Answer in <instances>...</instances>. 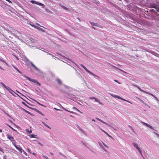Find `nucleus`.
Returning <instances> with one entry per match:
<instances>
[{
    "instance_id": "nucleus-1",
    "label": "nucleus",
    "mask_w": 159,
    "mask_h": 159,
    "mask_svg": "<svg viewBox=\"0 0 159 159\" xmlns=\"http://www.w3.org/2000/svg\"><path fill=\"white\" fill-rule=\"evenodd\" d=\"M24 77L27 79L29 81L35 83H37L39 86H41V84L37 80L34 79H31L29 77L25 75H24Z\"/></svg>"
},
{
    "instance_id": "nucleus-2",
    "label": "nucleus",
    "mask_w": 159,
    "mask_h": 159,
    "mask_svg": "<svg viewBox=\"0 0 159 159\" xmlns=\"http://www.w3.org/2000/svg\"><path fill=\"white\" fill-rule=\"evenodd\" d=\"M7 137L8 139L10 141H11L13 144L15 143L16 141L14 139L13 137L11 135H9L8 134L7 135Z\"/></svg>"
},
{
    "instance_id": "nucleus-3",
    "label": "nucleus",
    "mask_w": 159,
    "mask_h": 159,
    "mask_svg": "<svg viewBox=\"0 0 159 159\" xmlns=\"http://www.w3.org/2000/svg\"><path fill=\"white\" fill-rule=\"evenodd\" d=\"M81 66L86 71L89 73L90 75L96 77H98L97 75H95L93 73L89 71L85 66H84L83 65L81 64Z\"/></svg>"
},
{
    "instance_id": "nucleus-4",
    "label": "nucleus",
    "mask_w": 159,
    "mask_h": 159,
    "mask_svg": "<svg viewBox=\"0 0 159 159\" xmlns=\"http://www.w3.org/2000/svg\"><path fill=\"white\" fill-rule=\"evenodd\" d=\"M133 145L136 148V149L138 150L140 153L141 155L143 156V155L142 153V152L141 151V150L140 148L138 146L137 144L135 143H133Z\"/></svg>"
},
{
    "instance_id": "nucleus-5",
    "label": "nucleus",
    "mask_w": 159,
    "mask_h": 159,
    "mask_svg": "<svg viewBox=\"0 0 159 159\" xmlns=\"http://www.w3.org/2000/svg\"><path fill=\"white\" fill-rule=\"evenodd\" d=\"M13 145L21 153L22 152V150H23V149L20 146H16V143L14 144Z\"/></svg>"
},
{
    "instance_id": "nucleus-6",
    "label": "nucleus",
    "mask_w": 159,
    "mask_h": 159,
    "mask_svg": "<svg viewBox=\"0 0 159 159\" xmlns=\"http://www.w3.org/2000/svg\"><path fill=\"white\" fill-rule=\"evenodd\" d=\"M140 122L141 123H142L144 125L146 126L147 127H149V128H150L151 129H153L152 127V126H151V125H149V124H148L146 123H145L143 121H141Z\"/></svg>"
},
{
    "instance_id": "nucleus-7",
    "label": "nucleus",
    "mask_w": 159,
    "mask_h": 159,
    "mask_svg": "<svg viewBox=\"0 0 159 159\" xmlns=\"http://www.w3.org/2000/svg\"><path fill=\"white\" fill-rule=\"evenodd\" d=\"M59 5L63 8L64 9H65V10H66V11H67L68 10V9L65 6H63V5H61L60 4H59Z\"/></svg>"
},
{
    "instance_id": "nucleus-8",
    "label": "nucleus",
    "mask_w": 159,
    "mask_h": 159,
    "mask_svg": "<svg viewBox=\"0 0 159 159\" xmlns=\"http://www.w3.org/2000/svg\"><path fill=\"white\" fill-rule=\"evenodd\" d=\"M96 119L98 120H99V121H100L102 123L105 124H106L107 125H108V124H107L105 122H104V121H103V120H101V119L98 118H96Z\"/></svg>"
},
{
    "instance_id": "nucleus-9",
    "label": "nucleus",
    "mask_w": 159,
    "mask_h": 159,
    "mask_svg": "<svg viewBox=\"0 0 159 159\" xmlns=\"http://www.w3.org/2000/svg\"><path fill=\"white\" fill-rule=\"evenodd\" d=\"M6 89L7 90L11 93H12V92H13V90L8 87H7Z\"/></svg>"
},
{
    "instance_id": "nucleus-10",
    "label": "nucleus",
    "mask_w": 159,
    "mask_h": 159,
    "mask_svg": "<svg viewBox=\"0 0 159 159\" xmlns=\"http://www.w3.org/2000/svg\"><path fill=\"white\" fill-rule=\"evenodd\" d=\"M7 125V126L8 127H9L12 130H13L14 131L16 132H17V131L15 129H13L12 127L11 126L9 125L8 124H6Z\"/></svg>"
},
{
    "instance_id": "nucleus-11",
    "label": "nucleus",
    "mask_w": 159,
    "mask_h": 159,
    "mask_svg": "<svg viewBox=\"0 0 159 159\" xmlns=\"http://www.w3.org/2000/svg\"><path fill=\"white\" fill-rule=\"evenodd\" d=\"M31 66L34 67V68L36 69V70H38V68L36 67V66H35L34 64L32 62H30Z\"/></svg>"
},
{
    "instance_id": "nucleus-12",
    "label": "nucleus",
    "mask_w": 159,
    "mask_h": 159,
    "mask_svg": "<svg viewBox=\"0 0 159 159\" xmlns=\"http://www.w3.org/2000/svg\"><path fill=\"white\" fill-rule=\"evenodd\" d=\"M111 95V96H112V97H114V98H120V96H118V95H114V94H110Z\"/></svg>"
},
{
    "instance_id": "nucleus-13",
    "label": "nucleus",
    "mask_w": 159,
    "mask_h": 159,
    "mask_svg": "<svg viewBox=\"0 0 159 159\" xmlns=\"http://www.w3.org/2000/svg\"><path fill=\"white\" fill-rule=\"evenodd\" d=\"M153 8H155L156 9V11H159V8L157 7L155 5L154 6H153Z\"/></svg>"
},
{
    "instance_id": "nucleus-14",
    "label": "nucleus",
    "mask_w": 159,
    "mask_h": 159,
    "mask_svg": "<svg viewBox=\"0 0 159 159\" xmlns=\"http://www.w3.org/2000/svg\"><path fill=\"white\" fill-rule=\"evenodd\" d=\"M90 23L93 26H99L98 25V24L95 23H91L90 22Z\"/></svg>"
},
{
    "instance_id": "nucleus-15",
    "label": "nucleus",
    "mask_w": 159,
    "mask_h": 159,
    "mask_svg": "<svg viewBox=\"0 0 159 159\" xmlns=\"http://www.w3.org/2000/svg\"><path fill=\"white\" fill-rule=\"evenodd\" d=\"M100 129H101V130L104 133H105V134H106L107 135H108V136H110V135L109 134H108L107 132H106L105 131H104V130H103V129H102L101 128H100Z\"/></svg>"
},
{
    "instance_id": "nucleus-16",
    "label": "nucleus",
    "mask_w": 159,
    "mask_h": 159,
    "mask_svg": "<svg viewBox=\"0 0 159 159\" xmlns=\"http://www.w3.org/2000/svg\"><path fill=\"white\" fill-rule=\"evenodd\" d=\"M36 135L33 134H31L30 135V137L31 138H36Z\"/></svg>"
},
{
    "instance_id": "nucleus-17",
    "label": "nucleus",
    "mask_w": 159,
    "mask_h": 159,
    "mask_svg": "<svg viewBox=\"0 0 159 159\" xmlns=\"http://www.w3.org/2000/svg\"><path fill=\"white\" fill-rule=\"evenodd\" d=\"M28 24L30 25H31L32 27H34V28H38V26L35 25H32L30 23H28Z\"/></svg>"
},
{
    "instance_id": "nucleus-18",
    "label": "nucleus",
    "mask_w": 159,
    "mask_h": 159,
    "mask_svg": "<svg viewBox=\"0 0 159 159\" xmlns=\"http://www.w3.org/2000/svg\"><path fill=\"white\" fill-rule=\"evenodd\" d=\"M57 83L59 84H61V80H60V79H57Z\"/></svg>"
},
{
    "instance_id": "nucleus-19",
    "label": "nucleus",
    "mask_w": 159,
    "mask_h": 159,
    "mask_svg": "<svg viewBox=\"0 0 159 159\" xmlns=\"http://www.w3.org/2000/svg\"><path fill=\"white\" fill-rule=\"evenodd\" d=\"M0 83L3 87H4L6 89L7 87L6 86L4 83L2 82H0Z\"/></svg>"
},
{
    "instance_id": "nucleus-20",
    "label": "nucleus",
    "mask_w": 159,
    "mask_h": 159,
    "mask_svg": "<svg viewBox=\"0 0 159 159\" xmlns=\"http://www.w3.org/2000/svg\"><path fill=\"white\" fill-rule=\"evenodd\" d=\"M43 124L46 127L48 128H50V129L51 128L49 127L48 126L45 122H43Z\"/></svg>"
},
{
    "instance_id": "nucleus-21",
    "label": "nucleus",
    "mask_w": 159,
    "mask_h": 159,
    "mask_svg": "<svg viewBox=\"0 0 159 159\" xmlns=\"http://www.w3.org/2000/svg\"><path fill=\"white\" fill-rule=\"evenodd\" d=\"M118 99H120L122 100H124V101H127V102H129V101L126 100H125L123 98H122L120 97V98H118Z\"/></svg>"
},
{
    "instance_id": "nucleus-22",
    "label": "nucleus",
    "mask_w": 159,
    "mask_h": 159,
    "mask_svg": "<svg viewBox=\"0 0 159 159\" xmlns=\"http://www.w3.org/2000/svg\"><path fill=\"white\" fill-rule=\"evenodd\" d=\"M26 131H27V132H28L30 134V133H31L32 132V131L31 130H30V131L28 129H26Z\"/></svg>"
},
{
    "instance_id": "nucleus-23",
    "label": "nucleus",
    "mask_w": 159,
    "mask_h": 159,
    "mask_svg": "<svg viewBox=\"0 0 159 159\" xmlns=\"http://www.w3.org/2000/svg\"><path fill=\"white\" fill-rule=\"evenodd\" d=\"M128 126L132 130L133 132H134V129H133L132 127L131 126L129 125Z\"/></svg>"
},
{
    "instance_id": "nucleus-24",
    "label": "nucleus",
    "mask_w": 159,
    "mask_h": 159,
    "mask_svg": "<svg viewBox=\"0 0 159 159\" xmlns=\"http://www.w3.org/2000/svg\"><path fill=\"white\" fill-rule=\"evenodd\" d=\"M98 143L99 144V145H100V147L102 148L103 149H104V147L102 145V144H101V143L100 142H98Z\"/></svg>"
},
{
    "instance_id": "nucleus-25",
    "label": "nucleus",
    "mask_w": 159,
    "mask_h": 159,
    "mask_svg": "<svg viewBox=\"0 0 159 159\" xmlns=\"http://www.w3.org/2000/svg\"><path fill=\"white\" fill-rule=\"evenodd\" d=\"M37 112L39 113V114H40L41 115H42L43 116H44V115L40 111H37Z\"/></svg>"
},
{
    "instance_id": "nucleus-26",
    "label": "nucleus",
    "mask_w": 159,
    "mask_h": 159,
    "mask_svg": "<svg viewBox=\"0 0 159 159\" xmlns=\"http://www.w3.org/2000/svg\"><path fill=\"white\" fill-rule=\"evenodd\" d=\"M143 93H146V94H148L150 95V94L151 93H150L146 92V91H145L144 90V91L143 92Z\"/></svg>"
},
{
    "instance_id": "nucleus-27",
    "label": "nucleus",
    "mask_w": 159,
    "mask_h": 159,
    "mask_svg": "<svg viewBox=\"0 0 159 159\" xmlns=\"http://www.w3.org/2000/svg\"><path fill=\"white\" fill-rule=\"evenodd\" d=\"M138 89H139V90L140 91H141V92H143L144 90H142V89H141L138 86L137 87V88Z\"/></svg>"
},
{
    "instance_id": "nucleus-28",
    "label": "nucleus",
    "mask_w": 159,
    "mask_h": 159,
    "mask_svg": "<svg viewBox=\"0 0 159 159\" xmlns=\"http://www.w3.org/2000/svg\"><path fill=\"white\" fill-rule=\"evenodd\" d=\"M63 109H64L65 110V111H68V112H70V113H73V112H72L71 111H68V110H67V109H66L65 108H63Z\"/></svg>"
},
{
    "instance_id": "nucleus-29",
    "label": "nucleus",
    "mask_w": 159,
    "mask_h": 159,
    "mask_svg": "<svg viewBox=\"0 0 159 159\" xmlns=\"http://www.w3.org/2000/svg\"><path fill=\"white\" fill-rule=\"evenodd\" d=\"M27 150L29 152L30 154H31V151L28 148H27Z\"/></svg>"
},
{
    "instance_id": "nucleus-30",
    "label": "nucleus",
    "mask_w": 159,
    "mask_h": 159,
    "mask_svg": "<svg viewBox=\"0 0 159 159\" xmlns=\"http://www.w3.org/2000/svg\"><path fill=\"white\" fill-rule=\"evenodd\" d=\"M36 4H37L38 5H40V6H41V5H42V3H40V2H36Z\"/></svg>"
},
{
    "instance_id": "nucleus-31",
    "label": "nucleus",
    "mask_w": 159,
    "mask_h": 159,
    "mask_svg": "<svg viewBox=\"0 0 159 159\" xmlns=\"http://www.w3.org/2000/svg\"><path fill=\"white\" fill-rule=\"evenodd\" d=\"M31 2L32 3H35L36 4V1H34V0L31 1Z\"/></svg>"
},
{
    "instance_id": "nucleus-32",
    "label": "nucleus",
    "mask_w": 159,
    "mask_h": 159,
    "mask_svg": "<svg viewBox=\"0 0 159 159\" xmlns=\"http://www.w3.org/2000/svg\"><path fill=\"white\" fill-rule=\"evenodd\" d=\"M0 151H1V152H2L3 153H4L3 150L2 148L0 147Z\"/></svg>"
},
{
    "instance_id": "nucleus-33",
    "label": "nucleus",
    "mask_w": 159,
    "mask_h": 159,
    "mask_svg": "<svg viewBox=\"0 0 159 159\" xmlns=\"http://www.w3.org/2000/svg\"><path fill=\"white\" fill-rule=\"evenodd\" d=\"M94 99H95V101L96 102H99L98 101V100L97 99H96V98H94Z\"/></svg>"
},
{
    "instance_id": "nucleus-34",
    "label": "nucleus",
    "mask_w": 159,
    "mask_h": 159,
    "mask_svg": "<svg viewBox=\"0 0 159 159\" xmlns=\"http://www.w3.org/2000/svg\"><path fill=\"white\" fill-rule=\"evenodd\" d=\"M3 159H7L6 156V155L3 156Z\"/></svg>"
},
{
    "instance_id": "nucleus-35",
    "label": "nucleus",
    "mask_w": 159,
    "mask_h": 159,
    "mask_svg": "<svg viewBox=\"0 0 159 159\" xmlns=\"http://www.w3.org/2000/svg\"><path fill=\"white\" fill-rule=\"evenodd\" d=\"M23 152V153H24V154H25V155H26L27 154L26 153V152L24 151V150H22V152Z\"/></svg>"
},
{
    "instance_id": "nucleus-36",
    "label": "nucleus",
    "mask_w": 159,
    "mask_h": 159,
    "mask_svg": "<svg viewBox=\"0 0 159 159\" xmlns=\"http://www.w3.org/2000/svg\"><path fill=\"white\" fill-rule=\"evenodd\" d=\"M89 98L91 100H92V99H94V98H95L94 97H90Z\"/></svg>"
},
{
    "instance_id": "nucleus-37",
    "label": "nucleus",
    "mask_w": 159,
    "mask_h": 159,
    "mask_svg": "<svg viewBox=\"0 0 159 159\" xmlns=\"http://www.w3.org/2000/svg\"><path fill=\"white\" fill-rule=\"evenodd\" d=\"M154 134H155L156 135H157V136L159 137V134H157V133H155V132H154Z\"/></svg>"
},
{
    "instance_id": "nucleus-38",
    "label": "nucleus",
    "mask_w": 159,
    "mask_h": 159,
    "mask_svg": "<svg viewBox=\"0 0 159 159\" xmlns=\"http://www.w3.org/2000/svg\"><path fill=\"white\" fill-rule=\"evenodd\" d=\"M43 157H44L45 159H48V157H47V156H45L43 155Z\"/></svg>"
},
{
    "instance_id": "nucleus-39",
    "label": "nucleus",
    "mask_w": 159,
    "mask_h": 159,
    "mask_svg": "<svg viewBox=\"0 0 159 159\" xmlns=\"http://www.w3.org/2000/svg\"><path fill=\"white\" fill-rule=\"evenodd\" d=\"M41 6H42V7L43 8H44L45 7V6L42 3V5H41Z\"/></svg>"
},
{
    "instance_id": "nucleus-40",
    "label": "nucleus",
    "mask_w": 159,
    "mask_h": 159,
    "mask_svg": "<svg viewBox=\"0 0 159 159\" xmlns=\"http://www.w3.org/2000/svg\"><path fill=\"white\" fill-rule=\"evenodd\" d=\"M6 1H7L8 2L10 3H12V2L10 0H6Z\"/></svg>"
},
{
    "instance_id": "nucleus-41",
    "label": "nucleus",
    "mask_w": 159,
    "mask_h": 159,
    "mask_svg": "<svg viewBox=\"0 0 159 159\" xmlns=\"http://www.w3.org/2000/svg\"><path fill=\"white\" fill-rule=\"evenodd\" d=\"M25 112H26L27 113H28V114H30V112L29 111H27V110H25Z\"/></svg>"
},
{
    "instance_id": "nucleus-42",
    "label": "nucleus",
    "mask_w": 159,
    "mask_h": 159,
    "mask_svg": "<svg viewBox=\"0 0 159 159\" xmlns=\"http://www.w3.org/2000/svg\"><path fill=\"white\" fill-rule=\"evenodd\" d=\"M0 61H2L3 62H5V61L3 60L2 59H1V58H0Z\"/></svg>"
},
{
    "instance_id": "nucleus-43",
    "label": "nucleus",
    "mask_w": 159,
    "mask_h": 159,
    "mask_svg": "<svg viewBox=\"0 0 159 159\" xmlns=\"http://www.w3.org/2000/svg\"><path fill=\"white\" fill-rule=\"evenodd\" d=\"M132 86H134V87H136V88H137V87H138L137 85H136L135 84H133Z\"/></svg>"
},
{
    "instance_id": "nucleus-44",
    "label": "nucleus",
    "mask_w": 159,
    "mask_h": 159,
    "mask_svg": "<svg viewBox=\"0 0 159 159\" xmlns=\"http://www.w3.org/2000/svg\"><path fill=\"white\" fill-rule=\"evenodd\" d=\"M18 72L20 73H21V72L17 69L16 70Z\"/></svg>"
},
{
    "instance_id": "nucleus-45",
    "label": "nucleus",
    "mask_w": 159,
    "mask_h": 159,
    "mask_svg": "<svg viewBox=\"0 0 159 159\" xmlns=\"http://www.w3.org/2000/svg\"><path fill=\"white\" fill-rule=\"evenodd\" d=\"M151 11H152V12H155V10L154 9H152V10H151Z\"/></svg>"
},
{
    "instance_id": "nucleus-46",
    "label": "nucleus",
    "mask_w": 159,
    "mask_h": 159,
    "mask_svg": "<svg viewBox=\"0 0 159 159\" xmlns=\"http://www.w3.org/2000/svg\"><path fill=\"white\" fill-rule=\"evenodd\" d=\"M150 95L154 98H156L151 93H150Z\"/></svg>"
},
{
    "instance_id": "nucleus-47",
    "label": "nucleus",
    "mask_w": 159,
    "mask_h": 159,
    "mask_svg": "<svg viewBox=\"0 0 159 159\" xmlns=\"http://www.w3.org/2000/svg\"><path fill=\"white\" fill-rule=\"evenodd\" d=\"M103 145H104V146L105 147H107V148H108L107 146V145H106L105 144H104V143H103Z\"/></svg>"
},
{
    "instance_id": "nucleus-48",
    "label": "nucleus",
    "mask_w": 159,
    "mask_h": 159,
    "mask_svg": "<svg viewBox=\"0 0 159 159\" xmlns=\"http://www.w3.org/2000/svg\"><path fill=\"white\" fill-rule=\"evenodd\" d=\"M13 67L16 70V69H17V68H16L15 66H13Z\"/></svg>"
},
{
    "instance_id": "nucleus-49",
    "label": "nucleus",
    "mask_w": 159,
    "mask_h": 159,
    "mask_svg": "<svg viewBox=\"0 0 159 159\" xmlns=\"http://www.w3.org/2000/svg\"><path fill=\"white\" fill-rule=\"evenodd\" d=\"M13 67L16 70V69H17V68H16L15 66H13Z\"/></svg>"
},
{
    "instance_id": "nucleus-50",
    "label": "nucleus",
    "mask_w": 159,
    "mask_h": 159,
    "mask_svg": "<svg viewBox=\"0 0 159 159\" xmlns=\"http://www.w3.org/2000/svg\"><path fill=\"white\" fill-rule=\"evenodd\" d=\"M32 154H33V155H35V156H36V154H35V153H34V152H33V153H32Z\"/></svg>"
},
{
    "instance_id": "nucleus-51",
    "label": "nucleus",
    "mask_w": 159,
    "mask_h": 159,
    "mask_svg": "<svg viewBox=\"0 0 159 159\" xmlns=\"http://www.w3.org/2000/svg\"><path fill=\"white\" fill-rule=\"evenodd\" d=\"M54 109H55L56 110H57H57H59V109H57V108H54Z\"/></svg>"
},
{
    "instance_id": "nucleus-52",
    "label": "nucleus",
    "mask_w": 159,
    "mask_h": 159,
    "mask_svg": "<svg viewBox=\"0 0 159 159\" xmlns=\"http://www.w3.org/2000/svg\"><path fill=\"white\" fill-rule=\"evenodd\" d=\"M50 154H51L52 155H54L53 154L52 152L50 153Z\"/></svg>"
},
{
    "instance_id": "nucleus-53",
    "label": "nucleus",
    "mask_w": 159,
    "mask_h": 159,
    "mask_svg": "<svg viewBox=\"0 0 159 159\" xmlns=\"http://www.w3.org/2000/svg\"><path fill=\"white\" fill-rule=\"evenodd\" d=\"M157 16H158V20L159 21V15H158Z\"/></svg>"
},
{
    "instance_id": "nucleus-54",
    "label": "nucleus",
    "mask_w": 159,
    "mask_h": 159,
    "mask_svg": "<svg viewBox=\"0 0 159 159\" xmlns=\"http://www.w3.org/2000/svg\"><path fill=\"white\" fill-rule=\"evenodd\" d=\"M92 121H93L94 122H95V120H94V119H93L92 120Z\"/></svg>"
},
{
    "instance_id": "nucleus-55",
    "label": "nucleus",
    "mask_w": 159,
    "mask_h": 159,
    "mask_svg": "<svg viewBox=\"0 0 159 159\" xmlns=\"http://www.w3.org/2000/svg\"><path fill=\"white\" fill-rule=\"evenodd\" d=\"M15 57H16V58L18 60V57L16 56H15Z\"/></svg>"
},
{
    "instance_id": "nucleus-56",
    "label": "nucleus",
    "mask_w": 159,
    "mask_h": 159,
    "mask_svg": "<svg viewBox=\"0 0 159 159\" xmlns=\"http://www.w3.org/2000/svg\"><path fill=\"white\" fill-rule=\"evenodd\" d=\"M114 81H115L116 82H118V81L117 80H115Z\"/></svg>"
},
{
    "instance_id": "nucleus-57",
    "label": "nucleus",
    "mask_w": 159,
    "mask_h": 159,
    "mask_svg": "<svg viewBox=\"0 0 159 159\" xmlns=\"http://www.w3.org/2000/svg\"><path fill=\"white\" fill-rule=\"evenodd\" d=\"M2 129H0V132H2Z\"/></svg>"
},
{
    "instance_id": "nucleus-58",
    "label": "nucleus",
    "mask_w": 159,
    "mask_h": 159,
    "mask_svg": "<svg viewBox=\"0 0 159 159\" xmlns=\"http://www.w3.org/2000/svg\"><path fill=\"white\" fill-rule=\"evenodd\" d=\"M0 68L2 70H3V69L0 66Z\"/></svg>"
},
{
    "instance_id": "nucleus-59",
    "label": "nucleus",
    "mask_w": 159,
    "mask_h": 159,
    "mask_svg": "<svg viewBox=\"0 0 159 159\" xmlns=\"http://www.w3.org/2000/svg\"><path fill=\"white\" fill-rule=\"evenodd\" d=\"M0 68L2 70H3V69L0 66Z\"/></svg>"
},
{
    "instance_id": "nucleus-60",
    "label": "nucleus",
    "mask_w": 159,
    "mask_h": 159,
    "mask_svg": "<svg viewBox=\"0 0 159 159\" xmlns=\"http://www.w3.org/2000/svg\"><path fill=\"white\" fill-rule=\"evenodd\" d=\"M0 68L2 70H3V69L0 66Z\"/></svg>"
},
{
    "instance_id": "nucleus-61",
    "label": "nucleus",
    "mask_w": 159,
    "mask_h": 159,
    "mask_svg": "<svg viewBox=\"0 0 159 159\" xmlns=\"http://www.w3.org/2000/svg\"><path fill=\"white\" fill-rule=\"evenodd\" d=\"M36 29H40V28L39 27H38V28H36Z\"/></svg>"
},
{
    "instance_id": "nucleus-62",
    "label": "nucleus",
    "mask_w": 159,
    "mask_h": 159,
    "mask_svg": "<svg viewBox=\"0 0 159 159\" xmlns=\"http://www.w3.org/2000/svg\"><path fill=\"white\" fill-rule=\"evenodd\" d=\"M36 24L37 25H39V24L38 23H36Z\"/></svg>"
},
{
    "instance_id": "nucleus-63",
    "label": "nucleus",
    "mask_w": 159,
    "mask_h": 159,
    "mask_svg": "<svg viewBox=\"0 0 159 159\" xmlns=\"http://www.w3.org/2000/svg\"><path fill=\"white\" fill-rule=\"evenodd\" d=\"M11 122L14 125H15V124L14 123H13V122H12L11 121Z\"/></svg>"
},
{
    "instance_id": "nucleus-64",
    "label": "nucleus",
    "mask_w": 159,
    "mask_h": 159,
    "mask_svg": "<svg viewBox=\"0 0 159 159\" xmlns=\"http://www.w3.org/2000/svg\"><path fill=\"white\" fill-rule=\"evenodd\" d=\"M22 103H23V104H25V103L24 102H22Z\"/></svg>"
}]
</instances>
